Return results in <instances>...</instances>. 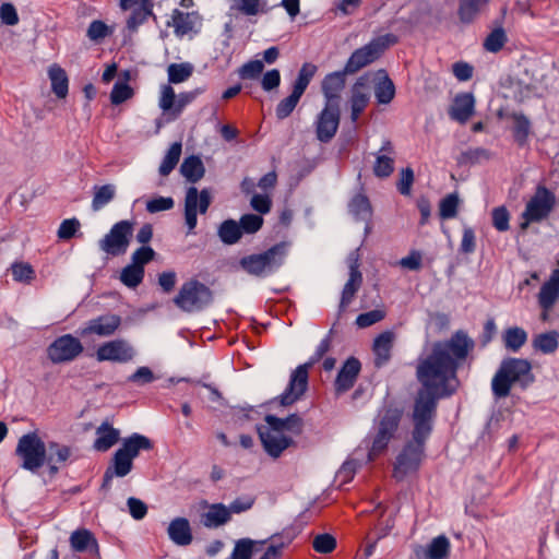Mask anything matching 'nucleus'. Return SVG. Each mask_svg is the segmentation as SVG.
Wrapping results in <instances>:
<instances>
[{
	"mask_svg": "<svg viewBox=\"0 0 559 559\" xmlns=\"http://www.w3.org/2000/svg\"><path fill=\"white\" fill-rule=\"evenodd\" d=\"M474 341L463 331H456L449 340L436 342L431 353L418 360L416 377L421 388L418 390L411 415L416 439L429 438L437 414L438 401L451 395L455 388L460 365L474 348Z\"/></svg>",
	"mask_w": 559,
	"mask_h": 559,
	"instance_id": "nucleus-1",
	"label": "nucleus"
},
{
	"mask_svg": "<svg viewBox=\"0 0 559 559\" xmlns=\"http://www.w3.org/2000/svg\"><path fill=\"white\" fill-rule=\"evenodd\" d=\"M534 381L531 362L521 358H507L500 364L491 381V390L496 399H503L510 394L513 383L522 388Z\"/></svg>",
	"mask_w": 559,
	"mask_h": 559,
	"instance_id": "nucleus-2",
	"label": "nucleus"
},
{
	"mask_svg": "<svg viewBox=\"0 0 559 559\" xmlns=\"http://www.w3.org/2000/svg\"><path fill=\"white\" fill-rule=\"evenodd\" d=\"M289 248V241H281L263 252L241 258L239 265L250 275L257 277L270 276L284 264Z\"/></svg>",
	"mask_w": 559,
	"mask_h": 559,
	"instance_id": "nucleus-3",
	"label": "nucleus"
},
{
	"mask_svg": "<svg viewBox=\"0 0 559 559\" xmlns=\"http://www.w3.org/2000/svg\"><path fill=\"white\" fill-rule=\"evenodd\" d=\"M330 337L323 338L318 345L314 355L304 365L298 366L290 374L289 383L281 395V404L288 406L299 400L308 388V373L310 367L320 360L330 349Z\"/></svg>",
	"mask_w": 559,
	"mask_h": 559,
	"instance_id": "nucleus-4",
	"label": "nucleus"
},
{
	"mask_svg": "<svg viewBox=\"0 0 559 559\" xmlns=\"http://www.w3.org/2000/svg\"><path fill=\"white\" fill-rule=\"evenodd\" d=\"M213 301L212 290L197 280L185 282L174 298V304L185 312L201 311Z\"/></svg>",
	"mask_w": 559,
	"mask_h": 559,
	"instance_id": "nucleus-5",
	"label": "nucleus"
},
{
	"mask_svg": "<svg viewBox=\"0 0 559 559\" xmlns=\"http://www.w3.org/2000/svg\"><path fill=\"white\" fill-rule=\"evenodd\" d=\"M402 411L397 407H383L378 416L377 433L369 450L368 457L372 461L382 453L399 428Z\"/></svg>",
	"mask_w": 559,
	"mask_h": 559,
	"instance_id": "nucleus-6",
	"label": "nucleus"
},
{
	"mask_svg": "<svg viewBox=\"0 0 559 559\" xmlns=\"http://www.w3.org/2000/svg\"><path fill=\"white\" fill-rule=\"evenodd\" d=\"M397 37L393 34H386L372 39L364 47L356 49L345 64V72L354 74L360 69L376 61L384 50L394 45Z\"/></svg>",
	"mask_w": 559,
	"mask_h": 559,
	"instance_id": "nucleus-7",
	"label": "nucleus"
},
{
	"mask_svg": "<svg viewBox=\"0 0 559 559\" xmlns=\"http://www.w3.org/2000/svg\"><path fill=\"white\" fill-rule=\"evenodd\" d=\"M15 454L21 459V467L29 472L38 471L47 460L44 441L35 432L23 435L17 442Z\"/></svg>",
	"mask_w": 559,
	"mask_h": 559,
	"instance_id": "nucleus-8",
	"label": "nucleus"
},
{
	"mask_svg": "<svg viewBox=\"0 0 559 559\" xmlns=\"http://www.w3.org/2000/svg\"><path fill=\"white\" fill-rule=\"evenodd\" d=\"M428 438L412 439L405 444L401 453L396 456L393 468V477L397 480L404 479L407 475L415 473L423 461L425 443Z\"/></svg>",
	"mask_w": 559,
	"mask_h": 559,
	"instance_id": "nucleus-9",
	"label": "nucleus"
},
{
	"mask_svg": "<svg viewBox=\"0 0 559 559\" xmlns=\"http://www.w3.org/2000/svg\"><path fill=\"white\" fill-rule=\"evenodd\" d=\"M556 205V195L545 186H538L534 195L526 203L522 214L524 219L521 229H526L531 223L540 222L549 216Z\"/></svg>",
	"mask_w": 559,
	"mask_h": 559,
	"instance_id": "nucleus-10",
	"label": "nucleus"
},
{
	"mask_svg": "<svg viewBox=\"0 0 559 559\" xmlns=\"http://www.w3.org/2000/svg\"><path fill=\"white\" fill-rule=\"evenodd\" d=\"M317 72V67L312 63H304L300 68L297 79L293 85V91L289 96L282 99L275 109L276 117L283 120L290 116L296 108L302 94L307 90L311 79Z\"/></svg>",
	"mask_w": 559,
	"mask_h": 559,
	"instance_id": "nucleus-11",
	"label": "nucleus"
},
{
	"mask_svg": "<svg viewBox=\"0 0 559 559\" xmlns=\"http://www.w3.org/2000/svg\"><path fill=\"white\" fill-rule=\"evenodd\" d=\"M133 223L120 221L99 240V248L107 254L120 255L127 252L133 234Z\"/></svg>",
	"mask_w": 559,
	"mask_h": 559,
	"instance_id": "nucleus-12",
	"label": "nucleus"
},
{
	"mask_svg": "<svg viewBox=\"0 0 559 559\" xmlns=\"http://www.w3.org/2000/svg\"><path fill=\"white\" fill-rule=\"evenodd\" d=\"M84 350L81 341L72 334L57 337L47 348V357L53 364L75 360Z\"/></svg>",
	"mask_w": 559,
	"mask_h": 559,
	"instance_id": "nucleus-13",
	"label": "nucleus"
},
{
	"mask_svg": "<svg viewBox=\"0 0 559 559\" xmlns=\"http://www.w3.org/2000/svg\"><path fill=\"white\" fill-rule=\"evenodd\" d=\"M212 202L211 192L209 189H203L199 192L195 187H189L185 198V221L191 233L198 223V213L205 214Z\"/></svg>",
	"mask_w": 559,
	"mask_h": 559,
	"instance_id": "nucleus-14",
	"label": "nucleus"
},
{
	"mask_svg": "<svg viewBox=\"0 0 559 559\" xmlns=\"http://www.w3.org/2000/svg\"><path fill=\"white\" fill-rule=\"evenodd\" d=\"M201 93L199 90L183 92L176 95L174 88L169 84L162 85L159 96V108L171 115L174 119L178 118L186 106L191 104Z\"/></svg>",
	"mask_w": 559,
	"mask_h": 559,
	"instance_id": "nucleus-15",
	"label": "nucleus"
},
{
	"mask_svg": "<svg viewBox=\"0 0 559 559\" xmlns=\"http://www.w3.org/2000/svg\"><path fill=\"white\" fill-rule=\"evenodd\" d=\"M259 437L265 452L277 459L281 454L294 444L292 436L286 435L276 425L261 426L258 428Z\"/></svg>",
	"mask_w": 559,
	"mask_h": 559,
	"instance_id": "nucleus-16",
	"label": "nucleus"
},
{
	"mask_svg": "<svg viewBox=\"0 0 559 559\" xmlns=\"http://www.w3.org/2000/svg\"><path fill=\"white\" fill-rule=\"evenodd\" d=\"M340 119V106L325 104L314 122L317 139L322 143H329L337 132Z\"/></svg>",
	"mask_w": 559,
	"mask_h": 559,
	"instance_id": "nucleus-17",
	"label": "nucleus"
},
{
	"mask_svg": "<svg viewBox=\"0 0 559 559\" xmlns=\"http://www.w3.org/2000/svg\"><path fill=\"white\" fill-rule=\"evenodd\" d=\"M135 352L126 340H112L102 344L96 350L98 361L128 362L133 359Z\"/></svg>",
	"mask_w": 559,
	"mask_h": 559,
	"instance_id": "nucleus-18",
	"label": "nucleus"
},
{
	"mask_svg": "<svg viewBox=\"0 0 559 559\" xmlns=\"http://www.w3.org/2000/svg\"><path fill=\"white\" fill-rule=\"evenodd\" d=\"M121 325V317L114 313H106L97 318L91 319L86 322L85 326L80 330V335H98L107 337L115 334Z\"/></svg>",
	"mask_w": 559,
	"mask_h": 559,
	"instance_id": "nucleus-19",
	"label": "nucleus"
},
{
	"mask_svg": "<svg viewBox=\"0 0 559 559\" xmlns=\"http://www.w3.org/2000/svg\"><path fill=\"white\" fill-rule=\"evenodd\" d=\"M174 27V33L178 37H183L189 33H198L202 26V16L197 11L182 12L175 9L171 13V21L167 23Z\"/></svg>",
	"mask_w": 559,
	"mask_h": 559,
	"instance_id": "nucleus-20",
	"label": "nucleus"
},
{
	"mask_svg": "<svg viewBox=\"0 0 559 559\" xmlns=\"http://www.w3.org/2000/svg\"><path fill=\"white\" fill-rule=\"evenodd\" d=\"M200 506L203 511L200 514V523L206 528H218L230 522V514L224 503H209L202 500Z\"/></svg>",
	"mask_w": 559,
	"mask_h": 559,
	"instance_id": "nucleus-21",
	"label": "nucleus"
},
{
	"mask_svg": "<svg viewBox=\"0 0 559 559\" xmlns=\"http://www.w3.org/2000/svg\"><path fill=\"white\" fill-rule=\"evenodd\" d=\"M348 74L343 71H336L328 74L322 82V93L328 105H338L341 100V93L345 87V75Z\"/></svg>",
	"mask_w": 559,
	"mask_h": 559,
	"instance_id": "nucleus-22",
	"label": "nucleus"
},
{
	"mask_svg": "<svg viewBox=\"0 0 559 559\" xmlns=\"http://www.w3.org/2000/svg\"><path fill=\"white\" fill-rule=\"evenodd\" d=\"M394 147L390 140H385L381 148L374 154L373 174L378 178H386L394 171Z\"/></svg>",
	"mask_w": 559,
	"mask_h": 559,
	"instance_id": "nucleus-23",
	"label": "nucleus"
},
{
	"mask_svg": "<svg viewBox=\"0 0 559 559\" xmlns=\"http://www.w3.org/2000/svg\"><path fill=\"white\" fill-rule=\"evenodd\" d=\"M475 98L471 93L457 94L449 108V116L452 120L465 123L474 114Z\"/></svg>",
	"mask_w": 559,
	"mask_h": 559,
	"instance_id": "nucleus-24",
	"label": "nucleus"
},
{
	"mask_svg": "<svg viewBox=\"0 0 559 559\" xmlns=\"http://www.w3.org/2000/svg\"><path fill=\"white\" fill-rule=\"evenodd\" d=\"M450 540L447 536L435 537L427 546H419L415 554L419 559H447L450 554Z\"/></svg>",
	"mask_w": 559,
	"mask_h": 559,
	"instance_id": "nucleus-25",
	"label": "nucleus"
},
{
	"mask_svg": "<svg viewBox=\"0 0 559 559\" xmlns=\"http://www.w3.org/2000/svg\"><path fill=\"white\" fill-rule=\"evenodd\" d=\"M360 367L359 360L354 357L348 358L344 362L335 380V389L337 392H346L353 388L359 374Z\"/></svg>",
	"mask_w": 559,
	"mask_h": 559,
	"instance_id": "nucleus-26",
	"label": "nucleus"
},
{
	"mask_svg": "<svg viewBox=\"0 0 559 559\" xmlns=\"http://www.w3.org/2000/svg\"><path fill=\"white\" fill-rule=\"evenodd\" d=\"M167 534L169 539L178 546H188L193 540L192 530L186 518H175L170 521Z\"/></svg>",
	"mask_w": 559,
	"mask_h": 559,
	"instance_id": "nucleus-27",
	"label": "nucleus"
},
{
	"mask_svg": "<svg viewBox=\"0 0 559 559\" xmlns=\"http://www.w3.org/2000/svg\"><path fill=\"white\" fill-rule=\"evenodd\" d=\"M69 542L72 550L76 552L87 551L94 556L98 555V543L93 533L86 528H79L72 532Z\"/></svg>",
	"mask_w": 559,
	"mask_h": 559,
	"instance_id": "nucleus-28",
	"label": "nucleus"
},
{
	"mask_svg": "<svg viewBox=\"0 0 559 559\" xmlns=\"http://www.w3.org/2000/svg\"><path fill=\"white\" fill-rule=\"evenodd\" d=\"M395 341V333L392 331H384L379 334L373 342L374 365L382 367L391 358V350Z\"/></svg>",
	"mask_w": 559,
	"mask_h": 559,
	"instance_id": "nucleus-29",
	"label": "nucleus"
},
{
	"mask_svg": "<svg viewBox=\"0 0 559 559\" xmlns=\"http://www.w3.org/2000/svg\"><path fill=\"white\" fill-rule=\"evenodd\" d=\"M508 118L512 122V134L514 142L519 146H524L528 142V138L532 134V123L530 119L522 112L513 111L508 115Z\"/></svg>",
	"mask_w": 559,
	"mask_h": 559,
	"instance_id": "nucleus-30",
	"label": "nucleus"
},
{
	"mask_svg": "<svg viewBox=\"0 0 559 559\" xmlns=\"http://www.w3.org/2000/svg\"><path fill=\"white\" fill-rule=\"evenodd\" d=\"M559 298V270H554L550 278L543 284L538 294V302L540 307L547 311Z\"/></svg>",
	"mask_w": 559,
	"mask_h": 559,
	"instance_id": "nucleus-31",
	"label": "nucleus"
},
{
	"mask_svg": "<svg viewBox=\"0 0 559 559\" xmlns=\"http://www.w3.org/2000/svg\"><path fill=\"white\" fill-rule=\"evenodd\" d=\"M133 467V462L124 455V452L116 451L112 457V466L108 467L104 474L103 487H108L112 477H124Z\"/></svg>",
	"mask_w": 559,
	"mask_h": 559,
	"instance_id": "nucleus-32",
	"label": "nucleus"
},
{
	"mask_svg": "<svg viewBox=\"0 0 559 559\" xmlns=\"http://www.w3.org/2000/svg\"><path fill=\"white\" fill-rule=\"evenodd\" d=\"M489 0H457V17L462 24H472Z\"/></svg>",
	"mask_w": 559,
	"mask_h": 559,
	"instance_id": "nucleus-33",
	"label": "nucleus"
},
{
	"mask_svg": "<svg viewBox=\"0 0 559 559\" xmlns=\"http://www.w3.org/2000/svg\"><path fill=\"white\" fill-rule=\"evenodd\" d=\"M369 102V94L366 92V81L359 78L352 88L350 98V119L357 121L360 114L364 111Z\"/></svg>",
	"mask_w": 559,
	"mask_h": 559,
	"instance_id": "nucleus-34",
	"label": "nucleus"
},
{
	"mask_svg": "<svg viewBox=\"0 0 559 559\" xmlns=\"http://www.w3.org/2000/svg\"><path fill=\"white\" fill-rule=\"evenodd\" d=\"M152 449L153 443L147 437L140 433H133L123 439L122 445L118 450L124 452V455L133 462L142 450L150 451Z\"/></svg>",
	"mask_w": 559,
	"mask_h": 559,
	"instance_id": "nucleus-35",
	"label": "nucleus"
},
{
	"mask_svg": "<svg viewBox=\"0 0 559 559\" xmlns=\"http://www.w3.org/2000/svg\"><path fill=\"white\" fill-rule=\"evenodd\" d=\"M267 425H276L288 436H299L302 432L304 421L301 417L293 414L286 418H278L274 415H266L264 418Z\"/></svg>",
	"mask_w": 559,
	"mask_h": 559,
	"instance_id": "nucleus-36",
	"label": "nucleus"
},
{
	"mask_svg": "<svg viewBox=\"0 0 559 559\" xmlns=\"http://www.w3.org/2000/svg\"><path fill=\"white\" fill-rule=\"evenodd\" d=\"M96 440L94 442V448L97 451H107L109 450L118 440L120 432L118 429H115L108 423H103L96 429Z\"/></svg>",
	"mask_w": 559,
	"mask_h": 559,
	"instance_id": "nucleus-37",
	"label": "nucleus"
},
{
	"mask_svg": "<svg viewBox=\"0 0 559 559\" xmlns=\"http://www.w3.org/2000/svg\"><path fill=\"white\" fill-rule=\"evenodd\" d=\"M48 76L51 81V90L59 98L68 95L69 79L66 71L58 64H52L48 69Z\"/></svg>",
	"mask_w": 559,
	"mask_h": 559,
	"instance_id": "nucleus-38",
	"label": "nucleus"
},
{
	"mask_svg": "<svg viewBox=\"0 0 559 559\" xmlns=\"http://www.w3.org/2000/svg\"><path fill=\"white\" fill-rule=\"evenodd\" d=\"M180 173L189 182L195 183L204 176L205 168L200 157L192 155L185 158Z\"/></svg>",
	"mask_w": 559,
	"mask_h": 559,
	"instance_id": "nucleus-39",
	"label": "nucleus"
},
{
	"mask_svg": "<svg viewBox=\"0 0 559 559\" xmlns=\"http://www.w3.org/2000/svg\"><path fill=\"white\" fill-rule=\"evenodd\" d=\"M349 277L347 282L345 283L343 290H342V297L340 307L345 308L347 307L354 299L356 293L359 290V288L362 285V274L361 272H349Z\"/></svg>",
	"mask_w": 559,
	"mask_h": 559,
	"instance_id": "nucleus-40",
	"label": "nucleus"
},
{
	"mask_svg": "<svg viewBox=\"0 0 559 559\" xmlns=\"http://www.w3.org/2000/svg\"><path fill=\"white\" fill-rule=\"evenodd\" d=\"M94 195L92 200V209L94 212L102 210L105 205L111 202L116 197V187L112 183L104 186H95Z\"/></svg>",
	"mask_w": 559,
	"mask_h": 559,
	"instance_id": "nucleus-41",
	"label": "nucleus"
},
{
	"mask_svg": "<svg viewBox=\"0 0 559 559\" xmlns=\"http://www.w3.org/2000/svg\"><path fill=\"white\" fill-rule=\"evenodd\" d=\"M218 237L225 245L238 242L242 236L241 227L235 219H226L218 227Z\"/></svg>",
	"mask_w": 559,
	"mask_h": 559,
	"instance_id": "nucleus-42",
	"label": "nucleus"
},
{
	"mask_svg": "<svg viewBox=\"0 0 559 559\" xmlns=\"http://www.w3.org/2000/svg\"><path fill=\"white\" fill-rule=\"evenodd\" d=\"M527 341V333L524 329L512 326L504 331L503 342L507 349L516 353Z\"/></svg>",
	"mask_w": 559,
	"mask_h": 559,
	"instance_id": "nucleus-43",
	"label": "nucleus"
},
{
	"mask_svg": "<svg viewBox=\"0 0 559 559\" xmlns=\"http://www.w3.org/2000/svg\"><path fill=\"white\" fill-rule=\"evenodd\" d=\"M193 71L194 67L190 62L170 63L167 68L169 85L186 82Z\"/></svg>",
	"mask_w": 559,
	"mask_h": 559,
	"instance_id": "nucleus-44",
	"label": "nucleus"
},
{
	"mask_svg": "<svg viewBox=\"0 0 559 559\" xmlns=\"http://www.w3.org/2000/svg\"><path fill=\"white\" fill-rule=\"evenodd\" d=\"M144 278V267L132 263L124 266L120 273V281L129 288L138 287Z\"/></svg>",
	"mask_w": 559,
	"mask_h": 559,
	"instance_id": "nucleus-45",
	"label": "nucleus"
},
{
	"mask_svg": "<svg viewBox=\"0 0 559 559\" xmlns=\"http://www.w3.org/2000/svg\"><path fill=\"white\" fill-rule=\"evenodd\" d=\"M558 336L554 331L538 334L533 340V346L544 354H551L558 348Z\"/></svg>",
	"mask_w": 559,
	"mask_h": 559,
	"instance_id": "nucleus-46",
	"label": "nucleus"
},
{
	"mask_svg": "<svg viewBox=\"0 0 559 559\" xmlns=\"http://www.w3.org/2000/svg\"><path fill=\"white\" fill-rule=\"evenodd\" d=\"M181 148L182 145L180 142H175L171 144L159 166V174L162 176H168L174 170L179 162Z\"/></svg>",
	"mask_w": 559,
	"mask_h": 559,
	"instance_id": "nucleus-47",
	"label": "nucleus"
},
{
	"mask_svg": "<svg viewBox=\"0 0 559 559\" xmlns=\"http://www.w3.org/2000/svg\"><path fill=\"white\" fill-rule=\"evenodd\" d=\"M508 40L506 31L502 27L492 29L484 40V48L489 52L500 51Z\"/></svg>",
	"mask_w": 559,
	"mask_h": 559,
	"instance_id": "nucleus-48",
	"label": "nucleus"
},
{
	"mask_svg": "<svg viewBox=\"0 0 559 559\" xmlns=\"http://www.w3.org/2000/svg\"><path fill=\"white\" fill-rule=\"evenodd\" d=\"M69 455V448L57 443H50L46 460V463L50 466V472L52 474L57 473L58 467L55 464L66 462Z\"/></svg>",
	"mask_w": 559,
	"mask_h": 559,
	"instance_id": "nucleus-49",
	"label": "nucleus"
},
{
	"mask_svg": "<svg viewBox=\"0 0 559 559\" xmlns=\"http://www.w3.org/2000/svg\"><path fill=\"white\" fill-rule=\"evenodd\" d=\"M374 94L380 104H389L394 98L395 86L388 75L377 83Z\"/></svg>",
	"mask_w": 559,
	"mask_h": 559,
	"instance_id": "nucleus-50",
	"label": "nucleus"
},
{
	"mask_svg": "<svg viewBox=\"0 0 559 559\" xmlns=\"http://www.w3.org/2000/svg\"><path fill=\"white\" fill-rule=\"evenodd\" d=\"M349 212L357 218L365 219L371 214V205L368 198L364 194L355 195L349 204Z\"/></svg>",
	"mask_w": 559,
	"mask_h": 559,
	"instance_id": "nucleus-51",
	"label": "nucleus"
},
{
	"mask_svg": "<svg viewBox=\"0 0 559 559\" xmlns=\"http://www.w3.org/2000/svg\"><path fill=\"white\" fill-rule=\"evenodd\" d=\"M491 157V153L484 147H472L464 151L459 162L464 164H478L484 160H488Z\"/></svg>",
	"mask_w": 559,
	"mask_h": 559,
	"instance_id": "nucleus-52",
	"label": "nucleus"
},
{
	"mask_svg": "<svg viewBox=\"0 0 559 559\" xmlns=\"http://www.w3.org/2000/svg\"><path fill=\"white\" fill-rule=\"evenodd\" d=\"M459 197L451 193L443 198L439 206V215L442 219L453 218L457 214Z\"/></svg>",
	"mask_w": 559,
	"mask_h": 559,
	"instance_id": "nucleus-53",
	"label": "nucleus"
},
{
	"mask_svg": "<svg viewBox=\"0 0 559 559\" xmlns=\"http://www.w3.org/2000/svg\"><path fill=\"white\" fill-rule=\"evenodd\" d=\"M114 29L106 25L103 21L95 20L93 21L86 32L87 37L93 41H100L105 37L111 35Z\"/></svg>",
	"mask_w": 559,
	"mask_h": 559,
	"instance_id": "nucleus-54",
	"label": "nucleus"
},
{
	"mask_svg": "<svg viewBox=\"0 0 559 559\" xmlns=\"http://www.w3.org/2000/svg\"><path fill=\"white\" fill-rule=\"evenodd\" d=\"M238 224L242 234H255L263 225V217L258 214H245Z\"/></svg>",
	"mask_w": 559,
	"mask_h": 559,
	"instance_id": "nucleus-55",
	"label": "nucleus"
},
{
	"mask_svg": "<svg viewBox=\"0 0 559 559\" xmlns=\"http://www.w3.org/2000/svg\"><path fill=\"white\" fill-rule=\"evenodd\" d=\"M312 547L320 554H330L336 547V539L331 534H319L313 538Z\"/></svg>",
	"mask_w": 559,
	"mask_h": 559,
	"instance_id": "nucleus-56",
	"label": "nucleus"
},
{
	"mask_svg": "<svg viewBox=\"0 0 559 559\" xmlns=\"http://www.w3.org/2000/svg\"><path fill=\"white\" fill-rule=\"evenodd\" d=\"M263 69L264 64L261 60H252L239 68L238 74L242 80H254L260 76Z\"/></svg>",
	"mask_w": 559,
	"mask_h": 559,
	"instance_id": "nucleus-57",
	"label": "nucleus"
},
{
	"mask_svg": "<svg viewBox=\"0 0 559 559\" xmlns=\"http://www.w3.org/2000/svg\"><path fill=\"white\" fill-rule=\"evenodd\" d=\"M254 542L249 538L239 539L231 552V559H251Z\"/></svg>",
	"mask_w": 559,
	"mask_h": 559,
	"instance_id": "nucleus-58",
	"label": "nucleus"
},
{
	"mask_svg": "<svg viewBox=\"0 0 559 559\" xmlns=\"http://www.w3.org/2000/svg\"><path fill=\"white\" fill-rule=\"evenodd\" d=\"M133 95L132 88L127 83L117 82L110 93V102L114 105H119Z\"/></svg>",
	"mask_w": 559,
	"mask_h": 559,
	"instance_id": "nucleus-59",
	"label": "nucleus"
},
{
	"mask_svg": "<svg viewBox=\"0 0 559 559\" xmlns=\"http://www.w3.org/2000/svg\"><path fill=\"white\" fill-rule=\"evenodd\" d=\"M254 501V497L249 495L238 497L235 500H233L229 506H227L228 513L231 516L233 514H240L242 512H246L253 507Z\"/></svg>",
	"mask_w": 559,
	"mask_h": 559,
	"instance_id": "nucleus-60",
	"label": "nucleus"
},
{
	"mask_svg": "<svg viewBox=\"0 0 559 559\" xmlns=\"http://www.w3.org/2000/svg\"><path fill=\"white\" fill-rule=\"evenodd\" d=\"M492 225L499 231L509 229L510 215L504 206L495 207L491 213Z\"/></svg>",
	"mask_w": 559,
	"mask_h": 559,
	"instance_id": "nucleus-61",
	"label": "nucleus"
},
{
	"mask_svg": "<svg viewBox=\"0 0 559 559\" xmlns=\"http://www.w3.org/2000/svg\"><path fill=\"white\" fill-rule=\"evenodd\" d=\"M81 224L76 218H68L62 221L58 229V237L61 240H69L74 237L75 233L79 230Z\"/></svg>",
	"mask_w": 559,
	"mask_h": 559,
	"instance_id": "nucleus-62",
	"label": "nucleus"
},
{
	"mask_svg": "<svg viewBox=\"0 0 559 559\" xmlns=\"http://www.w3.org/2000/svg\"><path fill=\"white\" fill-rule=\"evenodd\" d=\"M175 205L174 199L170 197H158L146 202V211L148 213H157L171 210Z\"/></svg>",
	"mask_w": 559,
	"mask_h": 559,
	"instance_id": "nucleus-63",
	"label": "nucleus"
},
{
	"mask_svg": "<svg viewBox=\"0 0 559 559\" xmlns=\"http://www.w3.org/2000/svg\"><path fill=\"white\" fill-rule=\"evenodd\" d=\"M385 317V312L380 309H374L365 313H361L356 319V324L359 328H368L377 322H380Z\"/></svg>",
	"mask_w": 559,
	"mask_h": 559,
	"instance_id": "nucleus-64",
	"label": "nucleus"
}]
</instances>
